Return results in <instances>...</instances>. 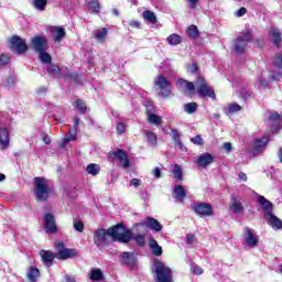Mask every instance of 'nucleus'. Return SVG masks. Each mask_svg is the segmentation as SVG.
<instances>
[{
	"label": "nucleus",
	"mask_w": 282,
	"mask_h": 282,
	"mask_svg": "<svg viewBox=\"0 0 282 282\" xmlns=\"http://www.w3.org/2000/svg\"><path fill=\"white\" fill-rule=\"evenodd\" d=\"M116 129H117V133L119 135H122V133H124V131H127V126H124V123H122V122H118Z\"/></svg>",
	"instance_id": "obj_52"
},
{
	"label": "nucleus",
	"mask_w": 282,
	"mask_h": 282,
	"mask_svg": "<svg viewBox=\"0 0 282 282\" xmlns=\"http://www.w3.org/2000/svg\"><path fill=\"white\" fill-rule=\"evenodd\" d=\"M245 241L249 248H256L259 243V237H257L254 230L247 228L245 232Z\"/></svg>",
	"instance_id": "obj_15"
},
{
	"label": "nucleus",
	"mask_w": 282,
	"mask_h": 282,
	"mask_svg": "<svg viewBox=\"0 0 282 282\" xmlns=\"http://www.w3.org/2000/svg\"><path fill=\"white\" fill-rule=\"evenodd\" d=\"M144 135L148 138V142L151 147H155V144H158V135L154 132L145 130Z\"/></svg>",
	"instance_id": "obj_36"
},
{
	"label": "nucleus",
	"mask_w": 282,
	"mask_h": 282,
	"mask_svg": "<svg viewBox=\"0 0 282 282\" xmlns=\"http://www.w3.org/2000/svg\"><path fill=\"white\" fill-rule=\"evenodd\" d=\"M10 147V132L8 129L0 130V149L3 151Z\"/></svg>",
	"instance_id": "obj_22"
},
{
	"label": "nucleus",
	"mask_w": 282,
	"mask_h": 282,
	"mask_svg": "<svg viewBox=\"0 0 282 282\" xmlns=\"http://www.w3.org/2000/svg\"><path fill=\"white\" fill-rule=\"evenodd\" d=\"M250 41H252V33H250V31L243 32L240 36H238L234 43L237 54H243Z\"/></svg>",
	"instance_id": "obj_7"
},
{
	"label": "nucleus",
	"mask_w": 282,
	"mask_h": 282,
	"mask_svg": "<svg viewBox=\"0 0 282 282\" xmlns=\"http://www.w3.org/2000/svg\"><path fill=\"white\" fill-rule=\"evenodd\" d=\"M86 172L88 173V175H93V177H96V175L100 174V165L96 163H90L87 165Z\"/></svg>",
	"instance_id": "obj_31"
},
{
	"label": "nucleus",
	"mask_w": 282,
	"mask_h": 282,
	"mask_svg": "<svg viewBox=\"0 0 282 282\" xmlns=\"http://www.w3.org/2000/svg\"><path fill=\"white\" fill-rule=\"evenodd\" d=\"M44 226L46 232H50L51 235H54V232H56V220L54 219V215H44Z\"/></svg>",
	"instance_id": "obj_16"
},
{
	"label": "nucleus",
	"mask_w": 282,
	"mask_h": 282,
	"mask_svg": "<svg viewBox=\"0 0 282 282\" xmlns=\"http://www.w3.org/2000/svg\"><path fill=\"white\" fill-rule=\"evenodd\" d=\"M33 7L35 10L43 12L47 8V0H33Z\"/></svg>",
	"instance_id": "obj_39"
},
{
	"label": "nucleus",
	"mask_w": 282,
	"mask_h": 282,
	"mask_svg": "<svg viewBox=\"0 0 282 282\" xmlns=\"http://www.w3.org/2000/svg\"><path fill=\"white\" fill-rule=\"evenodd\" d=\"M73 226L77 232H83V230H85V224L78 219H74Z\"/></svg>",
	"instance_id": "obj_46"
},
{
	"label": "nucleus",
	"mask_w": 282,
	"mask_h": 282,
	"mask_svg": "<svg viewBox=\"0 0 282 282\" xmlns=\"http://www.w3.org/2000/svg\"><path fill=\"white\" fill-rule=\"evenodd\" d=\"M108 235L112 241H119L120 243H129V240L133 238L130 229H127L123 225H117L108 229Z\"/></svg>",
	"instance_id": "obj_2"
},
{
	"label": "nucleus",
	"mask_w": 282,
	"mask_h": 282,
	"mask_svg": "<svg viewBox=\"0 0 282 282\" xmlns=\"http://www.w3.org/2000/svg\"><path fill=\"white\" fill-rule=\"evenodd\" d=\"M258 202L264 213V217L265 215H272V210H273V206L272 203L270 200H268L265 197L263 196H259L258 197Z\"/></svg>",
	"instance_id": "obj_21"
},
{
	"label": "nucleus",
	"mask_w": 282,
	"mask_h": 282,
	"mask_svg": "<svg viewBox=\"0 0 282 282\" xmlns=\"http://www.w3.org/2000/svg\"><path fill=\"white\" fill-rule=\"evenodd\" d=\"M148 120L151 124H155L156 127H159V124H162V117L155 113H149Z\"/></svg>",
	"instance_id": "obj_40"
},
{
	"label": "nucleus",
	"mask_w": 282,
	"mask_h": 282,
	"mask_svg": "<svg viewBox=\"0 0 282 282\" xmlns=\"http://www.w3.org/2000/svg\"><path fill=\"white\" fill-rule=\"evenodd\" d=\"M215 162V156L208 152L199 154L196 158V163L198 166H202V169H206V166H210Z\"/></svg>",
	"instance_id": "obj_14"
},
{
	"label": "nucleus",
	"mask_w": 282,
	"mask_h": 282,
	"mask_svg": "<svg viewBox=\"0 0 282 282\" xmlns=\"http://www.w3.org/2000/svg\"><path fill=\"white\" fill-rule=\"evenodd\" d=\"M33 193L39 202H47L50 195H52V187H50V181L45 177H35L33 180Z\"/></svg>",
	"instance_id": "obj_1"
},
{
	"label": "nucleus",
	"mask_w": 282,
	"mask_h": 282,
	"mask_svg": "<svg viewBox=\"0 0 282 282\" xmlns=\"http://www.w3.org/2000/svg\"><path fill=\"white\" fill-rule=\"evenodd\" d=\"M88 9L91 10V12H100V2H98V0H90L88 2Z\"/></svg>",
	"instance_id": "obj_45"
},
{
	"label": "nucleus",
	"mask_w": 282,
	"mask_h": 282,
	"mask_svg": "<svg viewBox=\"0 0 282 282\" xmlns=\"http://www.w3.org/2000/svg\"><path fill=\"white\" fill-rule=\"evenodd\" d=\"M40 256L42 259V262L46 265V268H50L52 263H54V259H56V256L54 252L50 250H41Z\"/></svg>",
	"instance_id": "obj_18"
},
{
	"label": "nucleus",
	"mask_w": 282,
	"mask_h": 282,
	"mask_svg": "<svg viewBox=\"0 0 282 282\" xmlns=\"http://www.w3.org/2000/svg\"><path fill=\"white\" fill-rule=\"evenodd\" d=\"M193 210L198 217H213L215 212L213 206L208 203H198L193 205Z\"/></svg>",
	"instance_id": "obj_10"
},
{
	"label": "nucleus",
	"mask_w": 282,
	"mask_h": 282,
	"mask_svg": "<svg viewBox=\"0 0 282 282\" xmlns=\"http://www.w3.org/2000/svg\"><path fill=\"white\" fill-rule=\"evenodd\" d=\"M153 176L156 177V180H160V177H162V171L160 170V167L154 169Z\"/></svg>",
	"instance_id": "obj_60"
},
{
	"label": "nucleus",
	"mask_w": 282,
	"mask_h": 282,
	"mask_svg": "<svg viewBox=\"0 0 282 282\" xmlns=\"http://www.w3.org/2000/svg\"><path fill=\"white\" fill-rule=\"evenodd\" d=\"M186 197V191L182 185H176L174 188V199L176 202H181V204H184V198Z\"/></svg>",
	"instance_id": "obj_25"
},
{
	"label": "nucleus",
	"mask_w": 282,
	"mask_h": 282,
	"mask_svg": "<svg viewBox=\"0 0 282 282\" xmlns=\"http://www.w3.org/2000/svg\"><path fill=\"white\" fill-rule=\"evenodd\" d=\"M40 61H42V63L50 65V63H52V55H50V53H47V51H43L37 53Z\"/></svg>",
	"instance_id": "obj_37"
},
{
	"label": "nucleus",
	"mask_w": 282,
	"mask_h": 282,
	"mask_svg": "<svg viewBox=\"0 0 282 282\" xmlns=\"http://www.w3.org/2000/svg\"><path fill=\"white\" fill-rule=\"evenodd\" d=\"M107 33H108L107 29L101 28V29L94 31L93 34L97 41H105V39H107Z\"/></svg>",
	"instance_id": "obj_35"
},
{
	"label": "nucleus",
	"mask_w": 282,
	"mask_h": 282,
	"mask_svg": "<svg viewBox=\"0 0 282 282\" xmlns=\"http://www.w3.org/2000/svg\"><path fill=\"white\" fill-rule=\"evenodd\" d=\"M269 36L273 43V45H281V32L278 29H271L269 31Z\"/></svg>",
	"instance_id": "obj_27"
},
{
	"label": "nucleus",
	"mask_w": 282,
	"mask_h": 282,
	"mask_svg": "<svg viewBox=\"0 0 282 282\" xmlns=\"http://www.w3.org/2000/svg\"><path fill=\"white\" fill-rule=\"evenodd\" d=\"M172 140L174 142H180L181 139H180V132H177V130H172Z\"/></svg>",
	"instance_id": "obj_55"
},
{
	"label": "nucleus",
	"mask_w": 282,
	"mask_h": 282,
	"mask_svg": "<svg viewBox=\"0 0 282 282\" xmlns=\"http://www.w3.org/2000/svg\"><path fill=\"white\" fill-rule=\"evenodd\" d=\"M64 280L66 282H76V279L74 276H72V275H65Z\"/></svg>",
	"instance_id": "obj_64"
},
{
	"label": "nucleus",
	"mask_w": 282,
	"mask_h": 282,
	"mask_svg": "<svg viewBox=\"0 0 282 282\" xmlns=\"http://www.w3.org/2000/svg\"><path fill=\"white\" fill-rule=\"evenodd\" d=\"M273 65L278 68V69H282V55L281 54H275V57L273 59Z\"/></svg>",
	"instance_id": "obj_49"
},
{
	"label": "nucleus",
	"mask_w": 282,
	"mask_h": 282,
	"mask_svg": "<svg viewBox=\"0 0 282 282\" xmlns=\"http://www.w3.org/2000/svg\"><path fill=\"white\" fill-rule=\"evenodd\" d=\"M173 174L175 180H182V167L178 164L173 166Z\"/></svg>",
	"instance_id": "obj_47"
},
{
	"label": "nucleus",
	"mask_w": 282,
	"mask_h": 282,
	"mask_svg": "<svg viewBox=\"0 0 282 282\" xmlns=\"http://www.w3.org/2000/svg\"><path fill=\"white\" fill-rule=\"evenodd\" d=\"M154 87L161 98H169L173 91L171 82L164 75H158L154 78Z\"/></svg>",
	"instance_id": "obj_3"
},
{
	"label": "nucleus",
	"mask_w": 282,
	"mask_h": 282,
	"mask_svg": "<svg viewBox=\"0 0 282 282\" xmlns=\"http://www.w3.org/2000/svg\"><path fill=\"white\" fill-rule=\"evenodd\" d=\"M9 45L15 54L22 55L28 52V44L25 40L19 37V35H13L9 41Z\"/></svg>",
	"instance_id": "obj_8"
},
{
	"label": "nucleus",
	"mask_w": 282,
	"mask_h": 282,
	"mask_svg": "<svg viewBox=\"0 0 282 282\" xmlns=\"http://www.w3.org/2000/svg\"><path fill=\"white\" fill-rule=\"evenodd\" d=\"M223 149H225V151H227V153H230V151H232V143H230V142L224 143Z\"/></svg>",
	"instance_id": "obj_61"
},
{
	"label": "nucleus",
	"mask_w": 282,
	"mask_h": 282,
	"mask_svg": "<svg viewBox=\"0 0 282 282\" xmlns=\"http://www.w3.org/2000/svg\"><path fill=\"white\" fill-rule=\"evenodd\" d=\"M269 118L274 122H279V120H281V116L279 115V112H272Z\"/></svg>",
	"instance_id": "obj_56"
},
{
	"label": "nucleus",
	"mask_w": 282,
	"mask_h": 282,
	"mask_svg": "<svg viewBox=\"0 0 282 282\" xmlns=\"http://www.w3.org/2000/svg\"><path fill=\"white\" fill-rule=\"evenodd\" d=\"M46 72L48 76H53V78L61 76V68L54 64H48L46 67Z\"/></svg>",
	"instance_id": "obj_32"
},
{
	"label": "nucleus",
	"mask_w": 282,
	"mask_h": 282,
	"mask_svg": "<svg viewBox=\"0 0 282 282\" xmlns=\"http://www.w3.org/2000/svg\"><path fill=\"white\" fill-rule=\"evenodd\" d=\"M267 224L273 228V230H281L282 228V221L273 214H267L264 217Z\"/></svg>",
	"instance_id": "obj_17"
},
{
	"label": "nucleus",
	"mask_w": 282,
	"mask_h": 282,
	"mask_svg": "<svg viewBox=\"0 0 282 282\" xmlns=\"http://www.w3.org/2000/svg\"><path fill=\"white\" fill-rule=\"evenodd\" d=\"M119 261L123 265H134L135 264V254L133 252H122L119 256Z\"/></svg>",
	"instance_id": "obj_19"
},
{
	"label": "nucleus",
	"mask_w": 282,
	"mask_h": 282,
	"mask_svg": "<svg viewBox=\"0 0 282 282\" xmlns=\"http://www.w3.org/2000/svg\"><path fill=\"white\" fill-rule=\"evenodd\" d=\"M30 50H33L35 54H39L40 52H47V37L45 35H35L31 37Z\"/></svg>",
	"instance_id": "obj_6"
},
{
	"label": "nucleus",
	"mask_w": 282,
	"mask_h": 282,
	"mask_svg": "<svg viewBox=\"0 0 282 282\" xmlns=\"http://www.w3.org/2000/svg\"><path fill=\"white\" fill-rule=\"evenodd\" d=\"M150 249L155 257H162V247L158 245V241L153 238L150 239Z\"/></svg>",
	"instance_id": "obj_28"
},
{
	"label": "nucleus",
	"mask_w": 282,
	"mask_h": 282,
	"mask_svg": "<svg viewBox=\"0 0 282 282\" xmlns=\"http://www.w3.org/2000/svg\"><path fill=\"white\" fill-rule=\"evenodd\" d=\"M55 248L57 250V259H62V261H65V259H72L78 254L76 250L65 248V242L63 241L56 242Z\"/></svg>",
	"instance_id": "obj_9"
},
{
	"label": "nucleus",
	"mask_w": 282,
	"mask_h": 282,
	"mask_svg": "<svg viewBox=\"0 0 282 282\" xmlns=\"http://www.w3.org/2000/svg\"><path fill=\"white\" fill-rule=\"evenodd\" d=\"M195 87L200 98H212V100H215V98H217V96L215 95V89L206 84V79H204V77H198L196 79Z\"/></svg>",
	"instance_id": "obj_4"
},
{
	"label": "nucleus",
	"mask_w": 282,
	"mask_h": 282,
	"mask_svg": "<svg viewBox=\"0 0 282 282\" xmlns=\"http://www.w3.org/2000/svg\"><path fill=\"white\" fill-rule=\"evenodd\" d=\"M143 19L149 23H158V17L152 11H143Z\"/></svg>",
	"instance_id": "obj_38"
},
{
	"label": "nucleus",
	"mask_w": 282,
	"mask_h": 282,
	"mask_svg": "<svg viewBox=\"0 0 282 282\" xmlns=\"http://www.w3.org/2000/svg\"><path fill=\"white\" fill-rule=\"evenodd\" d=\"M268 147V137H263L262 139H258L253 145L254 155L262 153Z\"/></svg>",
	"instance_id": "obj_23"
},
{
	"label": "nucleus",
	"mask_w": 282,
	"mask_h": 282,
	"mask_svg": "<svg viewBox=\"0 0 282 282\" xmlns=\"http://www.w3.org/2000/svg\"><path fill=\"white\" fill-rule=\"evenodd\" d=\"M241 110V107L238 104H229L228 105V110H227V116H232L234 113H239Z\"/></svg>",
	"instance_id": "obj_44"
},
{
	"label": "nucleus",
	"mask_w": 282,
	"mask_h": 282,
	"mask_svg": "<svg viewBox=\"0 0 282 282\" xmlns=\"http://www.w3.org/2000/svg\"><path fill=\"white\" fill-rule=\"evenodd\" d=\"M0 63L1 65H8V63H10V57L6 54L0 55Z\"/></svg>",
	"instance_id": "obj_54"
},
{
	"label": "nucleus",
	"mask_w": 282,
	"mask_h": 282,
	"mask_svg": "<svg viewBox=\"0 0 282 282\" xmlns=\"http://www.w3.org/2000/svg\"><path fill=\"white\" fill-rule=\"evenodd\" d=\"M183 109L185 113H195V111H197V104L195 101L185 104Z\"/></svg>",
	"instance_id": "obj_42"
},
{
	"label": "nucleus",
	"mask_w": 282,
	"mask_h": 282,
	"mask_svg": "<svg viewBox=\"0 0 282 282\" xmlns=\"http://www.w3.org/2000/svg\"><path fill=\"white\" fill-rule=\"evenodd\" d=\"M141 226H148L152 230H155V232H160L162 230V225L158 219L148 217L144 223L141 224Z\"/></svg>",
	"instance_id": "obj_24"
},
{
	"label": "nucleus",
	"mask_w": 282,
	"mask_h": 282,
	"mask_svg": "<svg viewBox=\"0 0 282 282\" xmlns=\"http://www.w3.org/2000/svg\"><path fill=\"white\" fill-rule=\"evenodd\" d=\"M17 84V77L14 76H9L7 78V80L4 82V86L10 89V87H14V85Z\"/></svg>",
	"instance_id": "obj_48"
},
{
	"label": "nucleus",
	"mask_w": 282,
	"mask_h": 282,
	"mask_svg": "<svg viewBox=\"0 0 282 282\" xmlns=\"http://www.w3.org/2000/svg\"><path fill=\"white\" fill-rule=\"evenodd\" d=\"M74 107L78 113H85L87 111V106L85 105V101L78 99L74 102Z\"/></svg>",
	"instance_id": "obj_41"
},
{
	"label": "nucleus",
	"mask_w": 282,
	"mask_h": 282,
	"mask_svg": "<svg viewBox=\"0 0 282 282\" xmlns=\"http://www.w3.org/2000/svg\"><path fill=\"white\" fill-rule=\"evenodd\" d=\"M182 41V36L177 33H173L166 37V42L169 43V45H180Z\"/></svg>",
	"instance_id": "obj_33"
},
{
	"label": "nucleus",
	"mask_w": 282,
	"mask_h": 282,
	"mask_svg": "<svg viewBox=\"0 0 282 282\" xmlns=\"http://www.w3.org/2000/svg\"><path fill=\"white\" fill-rule=\"evenodd\" d=\"M246 12H248V9H246L245 7H241L237 12H236V17L241 18L246 14Z\"/></svg>",
	"instance_id": "obj_57"
},
{
	"label": "nucleus",
	"mask_w": 282,
	"mask_h": 282,
	"mask_svg": "<svg viewBox=\"0 0 282 282\" xmlns=\"http://www.w3.org/2000/svg\"><path fill=\"white\" fill-rule=\"evenodd\" d=\"M268 87L267 79H259V89H265Z\"/></svg>",
	"instance_id": "obj_59"
},
{
	"label": "nucleus",
	"mask_w": 282,
	"mask_h": 282,
	"mask_svg": "<svg viewBox=\"0 0 282 282\" xmlns=\"http://www.w3.org/2000/svg\"><path fill=\"white\" fill-rule=\"evenodd\" d=\"M186 34L189 36V39H197V36H199V30H197V26L191 25L187 28Z\"/></svg>",
	"instance_id": "obj_43"
},
{
	"label": "nucleus",
	"mask_w": 282,
	"mask_h": 282,
	"mask_svg": "<svg viewBox=\"0 0 282 282\" xmlns=\"http://www.w3.org/2000/svg\"><path fill=\"white\" fill-rule=\"evenodd\" d=\"M51 34L55 43H61L65 39V29L61 26H52Z\"/></svg>",
	"instance_id": "obj_20"
},
{
	"label": "nucleus",
	"mask_w": 282,
	"mask_h": 282,
	"mask_svg": "<svg viewBox=\"0 0 282 282\" xmlns=\"http://www.w3.org/2000/svg\"><path fill=\"white\" fill-rule=\"evenodd\" d=\"M154 272L156 274L158 282H173V275L171 269L164 264V262H154Z\"/></svg>",
	"instance_id": "obj_5"
},
{
	"label": "nucleus",
	"mask_w": 282,
	"mask_h": 282,
	"mask_svg": "<svg viewBox=\"0 0 282 282\" xmlns=\"http://www.w3.org/2000/svg\"><path fill=\"white\" fill-rule=\"evenodd\" d=\"M230 210L239 214L241 210H243V206H241V202L236 196L231 197V204H230Z\"/></svg>",
	"instance_id": "obj_29"
},
{
	"label": "nucleus",
	"mask_w": 282,
	"mask_h": 282,
	"mask_svg": "<svg viewBox=\"0 0 282 282\" xmlns=\"http://www.w3.org/2000/svg\"><path fill=\"white\" fill-rule=\"evenodd\" d=\"M191 142L197 144V147H202V144H204V139H202V135H196L191 139Z\"/></svg>",
	"instance_id": "obj_53"
},
{
	"label": "nucleus",
	"mask_w": 282,
	"mask_h": 282,
	"mask_svg": "<svg viewBox=\"0 0 282 282\" xmlns=\"http://www.w3.org/2000/svg\"><path fill=\"white\" fill-rule=\"evenodd\" d=\"M186 243H195V235H193V234H188L187 236H186Z\"/></svg>",
	"instance_id": "obj_58"
},
{
	"label": "nucleus",
	"mask_w": 282,
	"mask_h": 282,
	"mask_svg": "<svg viewBox=\"0 0 282 282\" xmlns=\"http://www.w3.org/2000/svg\"><path fill=\"white\" fill-rule=\"evenodd\" d=\"M130 186H134V188H138V186H140V180L139 178H132L130 181Z\"/></svg>",
	"instance_id": "obj_62"
},
{
	"label": "nucleus",
	"mask_w": 282,
	"mask_h": 282,
	"mask_svg": "<svg viewBox=\"0 0 282 282\" xmlns=\"http://www.w3.org/2000/svg\"><path fill=\"white\" fill-rule=\"evenodd\" d=\"M109 158H117V160H119V165L122 169H129V166H131L129 155H127V152H124V150L118 149L116 151L109 152Z\"/></svg>",
	"instance_id": "obj_11"
},
{
	"label": "nucleus",
	"mask_w": 282,
	"mask_h": 282,
	"mask_svg": "<svg viewBox=\"0 0 282 282\" xmlns=\"http://www.w3.org/2000/svg\"><path fill=\"white\" fill-rule=\"evenodd\" d=\"M107 237H109V230L97 229L94 232V243L97 246V248H100V246H105V243H107Z\"/></svg>",
	"instance_id": "obj_12"
},
{
	"label": "nucleus",
	"mask_w": 282,
	"mask_h": 282,
	"mask_svg": "<svg viewBox=\"0 0 282 282\" xmlns=\"http://www.w3.org/2000/svg\"><path fill=\"white\" fill-rule=\"evenodd\" d=\"M129 25H130L131 28L140 29V22H139V21H130V22H129Z\"/></svg>",
	"instance_id": "obj_63"
},
{
	"label": "nucleus",
	"mask_w": 282,
	"mask_h": 282,
	"mask_svg": "<svg viewBox=\"0 0 282 282\" xmlns=\"http://www.w3.org/2000/svg\"><path fill=\"white\" fill-rule=\"evenodd\" d=\"M191 270L193 271L194 274H197V275L204 274V269H202V267L197 264H192Z\"/></svg>",
	"instance_id": "obj_50"
},
{
	"label": "nucleus",
	"mask_w": 282,
	"mask_h": 282,
	"mask_svg": "<svg viewBox=\"0 0 282 282\" xmlns=\"http://www.w3.org/2000/svg\"><path fill=\"white\" fill-rule=\"evenodd\" d=\"M78 130H72L68 132V134L64 138L63 142L59 144L61 149H65L67 145V142H74L76 140V133Z\"/></svg>",
	"instance_id": "obj_30"
},
{
	"label": "nucleus",
	"mask_w": 282,
	"mask_h": 282,
	"mask_svg": "<svg viewBox=\"0 0 282 282\" xmlns=\"http://www.w3.org/2000/svg\"><path fill=\"white\" fill-rule=\"evenodd\" d=\"M39 276H41V271L36 267H31L26 273V279L30 282L39 281Z\"/></svg>",
	"instance_id": "obj_26"
},
{
	"label": "nucleus",
	"mask_w": 282,
	"mask_h": 282,
	"mask_svg": "<svg viewBox=\"0 0 282 282\" xmlns=\"http://www.w3.org/2000/svg\"><path fill=\"white\" fill-rule=\"evenodd\" d=\"M131 239H134V241H135L139 246H144V243H145L144 235H137V236L132 237Z\"/></svg>",
	"instance_id": "obj_51"
},
{
	"label": "nucleus",
	"mask_w": 282,
	"mask_h": 282,
	"mask_svg": "<svg viewBox=\"0 0 282 282\" xmlns=\"http://www.w3.org/2000/svg\"><path fill=\"white\" fill-rule=\"evenodd\" d=\"M176 87L180 89V91H188V94H195V84L184 78L177 79Z\"/></svg>",
	"instance_id": "obj_13"
},
{
	"label": "nucleus",
	"mask_w": 282,
	"mask_h": 282,
	"mask_svg": "<svg viewBox=\"0 0 282 282\" xmlns=\"http://www.w3.org/2000/svg\"><path fill=\"white\" fill-rule=\"evenodd\" d=\"M102 270L100 269H91L89 272V279L91 281H102Z\"/></svg>",
	"instance_id": "obj_34"
}]
</instances>
